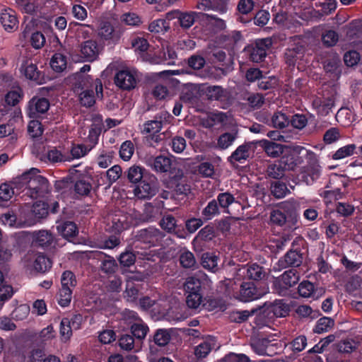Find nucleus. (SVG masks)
Wrapping results in <instances>:
<instances>
[{"instance_id":"f257e3e1","label":"nucleus","mask_w":362,"mask_h":362,"mask_svg":"<svg viewBox=\"0 0 362 362\" xmlns=\"http://www.w3.org/2000/svg\"><path fill=\"white\" fill-rule=\"evenodd\" d=\"M298 205L296 202L286 201L281 203L270 212L272 226L286 230H294L298 228Z\"/></svg>"},{"instance_id":"f03ea898","label":"nucleus","mask_w":362,"mask_h":362,"mask_svg":"<svg viewBox=\"0 0 362 362\" xmlns=\"http://www.w3.org/2000/svg\"><path fill=\"white\" fill-rule=\"evenodd\" d=\"M75 88L79 93V100L82 106L90 107L95 103V95L103 98V83L100 78H94L90 75H83L75 83Z\"/></svg>"},{"instance_id":"7ed1b4c3","label":"nucleus","mask_w":362,"mask_h":362,"mask_svg":"<svg viewBox=\"0 0 362 362\" xmlns=\"http://www.w3.org/2000/svg\"><path fill=\"white\" fill-rule=\"evenodd\" d=\"M37 168H32L19 177L20 182L26 185L27 194L33 199L44 197L50 192L48 180L42 175H37Z\"/></svg>"},{"instance_id":"20e7f679","label":"nucleus","mask_w":362,"mask_h":362,"mask_svg":"<svg viewBox=\"0 0 362 362\" xmlns=\"http://www.w3.org/2000/svg\"><path fill=\"white\" fill-rule=\"evenodd\" d=\"M272 45L271 38L256 39L244 47L243 50V56L251 62H262L267 57V52Z\"/></svg>"},{"instance_id":"39448f33","label":"nucleus","mask_w":362,"mask_h":362,"mask_svg":"<svg viewBox=\"0 0 362 362\" xmlns=\"http://www.w3.org/2000/svg\"><path fill=\"white\" fill-rule=\"evenodd\" d=\"M299 279V272L296 269H290L274 279L272 289L279 296H286L289 289L297 284Z\"/></svg>"},{"instance_id":"423d86ee","label":"nucleus","mask_w":362,"mask_h":362,"mask_svg":"<svg viewBox=\"0 0 362 362\" xmlns=\"http://www.w3.org/2000/svg\"><path fill=\"white\" fill-rule=\"evenodd\" d=\"M159 189L157 177L152 175H146L134 189V195L139 199H150L154 197Z\"/></svg>"},{"instance_id":"0eeeda50","label":"nucleus","mask_w":362,"mask_h":362,"mask_svg":"<svg viewBox=\"0 0 362 362\" xmlns=\"http://www.w3.org/2000/svg\"><path fill=\"white\" fill-rule=\"evenodd\" d=\"M165 234L153 226L142 228L136 231L135 240L146 245L148 247L161 245Z\"/></svg>"},{"instance_id":"6e6552de","label":"nucleus","mask_w":362,"mask_h":362,"mask_svg":"<svg viewBox=\"0 0 362 362\" xmlns=\"http://www.w3.org/2000/svg\"><path fill=\"white\" fill-rule=\"evenodd\" d=\"M20 71L25 78L38 85L44 84L47 81L45 74L39 70L37 62L31 58H25L22 60Z\"/></svg>"},{"instance_id":"1a4fd4ad","label":"nucleus","mask_w":362,"mask_h":362,"mask_svg":"<svg viewBox=\"0 0 362 362\" xmlns=\"http://www.w3.org/2000/svg\"><path fill=\"white\" fill-rule=\"evenodd\" d=\"M258 311L259 315L256 318L260 317L261 315H267L270 318L282 317L288 315L289 308L284 300H275L272 303H265L263 307L258 308Z\"/></svg>"},{"instance_id":"9d476101","label":"nucleus","mask_w":362,"mask_h":362,"mask_svg":"<svg viewBox=\"0 0 362 362\" xmlns=\"http://www.w3.org/2000/svg\"><path fill=\"white\" fill-rule=\"evenodd\" d=\"M173 116L167 112H160L153 119L148 120L143 124V134H160L164 125L170 123Z\"/></svg>"},{"instance_id":"9b49d317","label":"nucleus","mask_w":362,"mask_h":362,"mask_svg":"<svg viewBox=\"0 0 362 362\" xmlns=\"http://www.w3.org/2000/svg\"><path fill=\"white\" fill-rule=\"evenodd\" d=\"M297 293L302 298L317 300L325 293V290L318 284L313 283L308 280H303L298 284Z\"/></svg>"},{"instance_id":"f8f14e48","label":"nucleus","mask_w":362,"mask_h":362,"mask_svg":"<svg viewBox=\"0 0 362 362\" xmlns=\"http://www.w3.org/2000/svg\"><path fill=\"white\" fill-rule=\"evenodd\" d=\"M303 260V253L299 248H291L276 264L275 269L281 270L288 267H299Z\"/></svg>"},{"instance_id":"ddd939ff","label":"nucleus","mask_w":362,"mask_h":362,"mask_svg":"<svg viewBox=\"0 0 362 362\" xmlns=\"http://www.w3.org/2000/svg\"><path fill=\"white\" fill-rule=\"evenodd\" d=\"M98 35L107 45H116L119 42L122 32L119 29H115L110 22L103 21L98 27Z\"/></svg>"},{"instance_id":"4468645a","label":"nucleus","mask_w":362,"mask_h":362,"mask_svg":"<svg viewBox=\"0 0 362 362\" xmlns=\"http://www.w3.org/2000/svg\"><path fill=\"white\" fill-rule=\"evenodd\" d=\"M115 83L119 88L129 90L134 88L137 83V74L134 69H122L115 76Z\"/></svg>"},{"instance_id":"2eb2a0df","label":"nucleus","mask_w":362,"mask_h":362,"mask_svg":"<svg viewBox=\"0 0 362 362\" xmlns=\"http://www.w3.org/2000/svg\"><path fill=\"white\" fill-rule=\"evenodd\" d=\"M73 182V189L76 198L90 194L93 188V177L90 175L84 173L76 174Z\"/></svg>"},{"instance_id":"dca6fc26","label":"nucleus","mask_w":362,"mask_h":362,"mask_svg":"<svg viewBox=\"0 0 362 362\" xmlns=\"http://www.w3.org/2000/svg\"><path fill=\"white\" fill-rule=\"evenodd\" d=\"M49 107L50 104L47 98L34 96L28 103L27 115L30 118H37L47 112Z\"/></svg>"},{"instance_id":"f3484780","label":"nucleus","mask_w":362,"mask_h":362,"mask_svg":"<svg viewBox=\"0 0 362 362\" xmlns=\"http://www.w3.org/2000/svg\"><path fill=\"white\" fill-rule=\"evenodd\" d=\"M267 293L263 288H258L254 282H243L240 288V299L249 302L262 298Z\"/></svg>"},{"instance_id":"a211bd4d","label":"nucleus","mask_w":362,"mask_h":362,"mask_svg":"<svg viewBox=\"0 0 362 362\" xmlns=\"http://www.w3.org/2000/svg\"><path fill=\"white\" fill-rule=\"evenodd\" d=\"M174 333L175 329L173 328L156 329L153 335V339L150 340L149 349L151 353L153 354L157 351L156 346L159 347L167 346Z\"/></svg>"},{"instance_id":"6ab92c4d","label":"nucleus","mask_w":362,"mask_h":362,"mask_svg":"<svg viewBox=\"0 0 362 362\" xmlns=\"http://www.w3.org/2000/svg\"><path fill=\"white\" fill-rule=\"evenodd\" d=\"M238 275H243L248 279L253 281H260L267 276V272L264 267L257 263H248L242 265L238 270Z\"/></svg>"},{"instance_id":"aec40b11","label":"nucleus","mask_w":362,"mask_h":362,"mask_svg":"<svg viewBox=\"0 0 362 362\" xmlns=\"http://www.w3.org/2000/svg\"><path fill=\"white\" fill-rule=\"evenodd\" d=\"M81 57L83 62L95 61L100 53V48L96 40L90 39L83 42L80 46Z\"/></svg>"},{"instance_id":"412c9836","label":"nucleus","mask_w":362,"mask_h":362,"mask_svg":"<svg viewBox=\"0 0 362 362\" xmlns=\"http://www.w3.org/2000/svg\"><path fill=\"white\" fill-rule=\"evenodd\" d=\"M313 109L320 116H327L334 106V98L332 96H316L312 101Z\"/></svg>"},{"instance_id":"4be33fe9","label":"nucleus","mask_w":362,"mask_h":362,"mask_svg":"<svg viewBox=\"0 0 362 362\" xmlns=\"http://www.w3.org/2000/svg\"><path fill=\"white\" fill-rule=\"evenodd\" d=\"M168 187L172 189L174 194L177 196H187L191 191V187L184 179L182 172L170 179Z\"/></svg>"},{"instance_id":"5701e85b","label":"nucleus","mask_w":362,"mask_h":362,"mask_svg":"<svg viewBox=\"0 0 362 362\" xmlns=\"http://www.w3.org/2000/svg\"><path fill=\"white\" fill-rule=\"evenodd\" d=\"M146 165L157 173L169 172L172 166V160L165 156H158L149 157L146 159Z\"/></svg>"},{"instance_id":"b1692460","label":"nucleus","mask_w":362,"mask_h":362,"mask_svg":"<svg viewBox=\"0 0 362 362\" xmlns=\"http://www.w3.org/2000/svg\"><path fill=\"white\" fill-rule=\"evenodd\" d=\"M103 129V124L101 122H93L90 125L88 136L83 139V143L90 151L98 145Z\"/></svg>"},{"instance_id":"393cba45","label":"nucleus","mask_w":362,"mask_h":362,"mask_svg":"<svg viewBox=\"0 0 362 362\" xmlns=\"http://www.w3.org/2000/svg\"><path fill=\"white\" fill-rule=\"evenodd\" d=\"M281 155L280 159L276 161L281 165L285 171L294 170L299 163V157L296 153L288 146Z\"/></svg>"},{"instance_id":"a878e982","label":"nucleus","mask_w":362,"mask_h":362,"mask_svg":"<svg viewBox=\"0 0 362 362\" xmlns=\"http://www.w3.org/2000/svg\"><path fill=\"white\" fill-rule=\"evenodd\" d=\"M184 289L187 295H192L196 297L199 293L204 295L206 284L199 279L191 276L187 279L184 284Z\"/></svg>"},{"instance_id":"bb28decb","label":"nucleus","mask_w":362,"mask_h":362,"mask_svg":"<svg viewBox=\"0 0 362 362\" xmlns=\"http://www.w3.org/2000/svg\"><path fill=\"white\" fill-rule=\"evenodd\" d=\"M261 146L268 156L272 158H276L284 153V151L288 147L272 141L262 139L259 142Z\"/></svg>"},{"instance_id":"cd10ccee","label":"nucleus","mask_w":362,"mask_h":362,"mask_svg":"<svg viewBox=\"0 0 362 362\" xmlns=\"http://www.w3.org/2000/svg\"><path fill=\"white\" fill-rule=\"evenodd\" d=\"M0 22L6 31H11L17 28L18 21L15 11L11 8H5L1 11Z\"/></svg>"},{"instance_id":"c85d7f7f","label":"nucleus","mask_w":362,"mask_h":362,"mask_svg":"<svg viewBox=\"0 0 362 362\" xmlns=\"http://www.w3.org/2000/svg\"><path fill=\"white\" fill-rule=\"evenodd\" d=\"M54 235L47 230H39L33 235V243L44 249L52 247L54 243Z\"/></svg>"},{"instance_id":"c756f323","label":"nucleus","mask_w":362,"mask_h":362,"mask_svg":"<svg viewBox=\"0 0 362 362\" xmlns=\"http://www.w3.org/2000/svg\"><path fill=\"white\" fill-rule=\"evenodd\" d=\"M251 147L252 145L250 143L240 145L228 158V161L232 165H234L235 162L243 163L250 157Z\"/></svg>"},{"instance_id":"7c9ffc66","label":"nucleus","mask_w":362,"mask_h":362,"mask_svg":"<svg viewBox=\"0 0 362 362\" xmlns=\"http://www.w3.org/2000/svg\"><path fill=\"white\" fill-rule=\"evenodd\" d=\"M179 262L181 267L185 269L196 270L199 268V264L194 255L186 248L180 251Z\"/></svg>"},{"instance_id":"2f4dec72","label":"nucleus","mask_w":362,"mask_h":362,"mask_svg":"<svg viewBox=\"0 0 362 362\" xmlns=\"http://www.w3.org/2000/svg\"><path fill=\"white\" fill-rule=\"evenodd\" d=\"M149 174L150 173H146V170L144 167L136 165L131 166L124 172V176L127 177L128 181L132 184L139 183L144 179L146 175Z\"/></svg>"},{"instance_id":"473e14b6","label":"nucleus","mask_w":362,"mask_h":362,"mask_svg":"<svg viewBox=\"0 0 362 362\" xmlns=\"http://www.w3.org/2000/svg\"><path fill=\"white\" fill-rule=\"evenodd\" d=\"M96 258L101 261L100 269L107 274H114L117 269V264L115 259L103 252H98Z\"/></svg>"},{"instance_id":"72a5a7b5","label":"nucleus","mask_w":362,"mask_h":362,"mask_svg":"<svg viewBox=\"0 0 362 362\" xmlns=\"http://www.w3.org/2000/svg\"><path fill=\"white\" fill-rule=\"evenodd\" d=\"M290 240L291 236L289 235L272 238L269 240L267 247L272 254L276 255L285 249Z\"/></svg>"},{"instance_id":"f704fd0d","label":"nucleus","mask_w":362,"mask_h":362,"mask_svg":"<svg viewBox=\"0 0 362 362\" xmlns=\"http://www.w3.org/2000/svg\"><path fill=\"white\" fill-rule=\"evenodd\" d=\"M304 47L299 44H294L286 49L284 59L288 66H294L296 59L300 57L304 52Z\"/></svg>"},{"instance_id":"c9c22d12","label":"nucleus","mask_w":362,"mask_h":362,"mask_svg":"<svg viewBox=\"0 0 362 362\" xmlns=\"http://www.w3.org/2000/svg\"><path fill=\"white\" fill-rule=\"evenodd\" d=\"M58 233L65 239L75 238L78 234V228L74 221H64L57 226Z\"/></svg>"},{"instance_id":"e433bc0d","label":"nucleus","mask_w":362,"mask_h":362,"mask_svg":"<svg viewBox=\"0 0 362 362\" xmlns=\"http://www.w3.org/2000/svg\"><path fill=\"white\" fill-rule=\"evenodd\" d=\"M208 100L223 101L228 97L227 90L220 86H209L204 89Z\"/></svg>"},{"instance_id":"4c0bfd02","label":"nucleus","mask_w":362,"mask_h":362,"mask_svg":"<svg viewBox=\"0 0 362 362\" xmlns=\"http://www.w3.org/2000/svg\"><path fill=\"white\" fill-rule=\"evenodd\" d=\"M219 259V257L214 252H204L201 257V264L208 271L216 272L218 269V262Z\"/></svg>"},{"instance_id":"58836bf2","label":"nucleus","mask_w":362,"mask_h":362,"mask_svg":"<svg viewBox=\"0 0 362 362\" xmlns=\"http://www.w3.org/2000/svg\"><path fill=\"white\" fill-rule=\"evenodd\" d=\"M49 64L54 72L62 73L66 69L67 57L64 54L57 52L52 57Z\"/></svg>"},{"instance_id":"ea45409f","label":"nucleus","mask_w":362,"mask_h":362,"mask_svg":"<svg viewBox=\"0 0 362 362\" xmlns=\"http://www.w3.org/2000/svg\"><path fill=\"white\" fill-rule=\"evenodd\" d=\"M354 154H358L357 146L355 144H349L338 148L335 152L332 153L331 158L333 160H341Z\"/></svg>"},{"instance_id":"a19ab883","label":"nucleus","mask_w":362,"mask_h":362,"mask_svg":"<svg viewBox=\"0 0 362 362\" xmlns=\"http://www.w3.org/2000/svg\"><path fill=\"white\" fill-rule=\"evenodd\" d=\"M52 265L51 259L42 253H37L34 261V269L39 272L45 273Z\"/></svg>"},{"instance_id":"79ce46f5","label":"nucleus","mask_w":362,"mask_h":362,"mask_svg":"<svg viewBox=\"0 0 362 362\" xmlns=\"http://www.w3.org/2000/svg\"><path fill=\"white\" fill-rule=\"evenodd\" d=\"M129 223L127 221V217L125 215L115 214L112 218V231L115 233H120L125 229H127Z\"/></svg>"},{"instance_id":"37998d69","label":"nucleus","mask_w":362,"mask_h":362,"mask_svg":"<svg viewBox=\"0 0 362 362\" xmlns=\"http://www.w3.org/2000/svg\"><path fill=\"white\" fill-rule=\"evenodd\" d=\"M285 170L276 160L267 165L265 176L267 178L279 180L285 175Z\"/></svg>"},{"instance_id":"c03bdc74","label":"nucleus","mask_w":362,"mask_h":362,"mask_svg":"<svg viewBox=\"0 0 362 362\" xmlns=\"http://www.w3.org/2000/svg\"><path fill=\"white\" fill-rule=\"evenodd\" d=\"M259 312L258 309H252L250 311L245 310H235L232 311L229 315L230 322L236 323H242L245 322L250 316L253 315L255 313Z\"/></svg>"},{"instance_id":"a18cd8bd","label":"nucleus","mask_w":362,"mask_h":362,"mask_svg":"<svg viewBox=\"0 0 362 362\" xmlns=\"http://www.w3.org/2000/svg\"><path fill=\"white\" fill-rule=\"evenodd\" d=\"M334 325V320L329 317H320L313 329L314 332L322 334L329 331Z\"/></svg>"},{"instance_id":"49530a36","label":"nucleus","mask_w":362,"mask_h":362,"mask_svg":"<svg viewBox=\"0 0 362 362\" xmlns=\"http://www.w3.org/2000/svg\"><path fill=\"white\" fill-rule=\"evenodd\" d=\"M130 329L131 335H132L134 338H136L139 342L146 337L149 329L148 327L143 322L133 323Z\"/></svg>"},{"instance_id":"de8ad7c7","label":"nucleus","mask_w":362,"mask_h":362,"mask_svg":"<svg viewBox=\"0 0 362 362\" xmlns=\"http://www.w3.org/2000/svg\"><path fill=\"white\" fill-rule=\"evenodd\" d=\"M220 214V210L218 202L216 199L210 201L206 206L203 209L202 215L203 218L208 221L212 219L214 216Z\"/></svg>"},{"instance_id":"09e8293b","label":"nucleus","mask_w":362,"mask_h":362,"mask_svg":"<svg viewBox=\"0 0 362 362\" xmlns=\"http://www.w3.org/2000/svg\"><path fill=\"white\" fill-rule=\"evenodd\" d=\"M139 284H136L131 281H127L124 291V298L129 302L134 303L136 301L139 296Z\"/></svg>"},{"instance_id":"8fccbe9b","label":"nucleus","mask_w":362,"mask_h":362,"mask_svg":"<svg viewBox=\"0 0 362 362\" xmlns=\"http://www.w3.org/2000/svg\"><path fill=\"white\" fill-rule=\"evenodd\" d=\"M271 193L272 194L277 198L281 199L286 197L290 193L286 185L284 182L280 181H275L271 184Z\"/></svg>"},{"instance_id":"3c124183","label":"nucleus","mask_w":362,"mask_h":362,"mask_svg":"<svg viewBox=\"0 0 362 362\" xmlns=\"http://www.w3.org/2000/svg\"><path fill=\"white\" fill-rule=\"evenodd\" d=\"M47 157L49 161L52 163L70 161L71 159L69 156L63 154L56 147H54L47 151Z\"/></svg>"},{"instance_id":"603ef678","label":"nucleus","mask_w":362,"mask_h":362,"mask_svg":"<svg viewBox=\"0 0 362 362\" xmlns=\"http://www.w3.org/2000/svg\"><path fill=\"white\" fill-rule=\"evenodd\" d=\"M112 151L100 149L97 156V163L101 168H107L112 162Z\"/></svg>"},{"instance_id":"864d4df0","label":"nucleus","mask_w":362,"mask_h":362,"mask_svg":"<svg viewBox=\"0 0 362 362\" xmlns=\"http://www.w3.org/2000/svg\"><path fill=\"white\" fill-rule=\"evenodd\" d=\"M236 139V134L226 132L221 134L217 139V147L225 150L233 144Z\"/></svg>"},{"instance_id":"5fc2aeb1","label":"nucleus","mask_w":362,"mask_h":362,"mask_svg":"<svg viewBox=\"0 0 362 362\" xmlns=\"http://www.w3.org/2000/svg\"><path fill=\"white\" fill-rule=\"evenodd\" d=\"M134 152V145L130 140L124 141L119 148V156L124 160L128 161L131 159Z\"/></svg>"},{"instance_id":"6e6d98bb","label":"nucleus","mask_w":362,"mask_h":362,"mask_svg":"<svg viewBox=\"0 0 362 362\" xmlns=\"http://www.w3.org/2000/svg\"><path fill=\"white\" fill-rule=\"evenodd\" d=\"M169 28V23L161 18L154 20L148 25V30L155 33L164 34Z\"/></svg>"},{"instance_id":"4d7b16f0","label":"nucleus","mask_w":362,"mask_h":362,"mask_svg":"<svg viewBox=\"0 0 362 362\" xmlns=\"http://www.w3.org/2000/svg\"><path fill=\"white\" fill-rule=\"evenodd\" d=\"M62 288L72 289L76 286L75 274L69 270L64 271L61 277Z\"/></svg>"},{"instance_id":"13d9d810","label":"nucleus","mask_w":362,"mask_h":362,"mask_svg":"<svg viewBox=\"0 0 362 362\" xmlns=\"http://www.w3.org/2000/svg\"><path fill=\"white\" fill-rule=\"evenodd\" d=\"M197 15L196 12H180L177 16L180 25L184 28L187 29L190 28L195 21L194 16Z\"/></svg>"},{"instance_id":"bf43d9fd","label":"nucleus","mask_w":362,"mask_h":362,"mask_svg":"<svg viewBox=\"0 0 362 362\" xmlns=\"http://www.w3.org/2000/svg\"><path fill=\"white\" fill-rule=\"evenodd\" d=\"M271 124L275 128L283 129L289 124V119L286 114L276 112L271 117Z\"/></svg>"},{"instance_id":"052dcab7","label":"nucleus","mask_w":362,"mask_h":362,"mask_svg":"<svg viewBox=\"0 0 362 362\" xmlns=\"http://www.w3.org/2000/svg\"><path fill=\"white\" fill-rule=\"evenodd\" d=\"M24 96L23 90L18 88L16 90H10L5 96L6 103L11 106H16Z\"/></svg>"},{"instance_id":"680f3d73","label":"nucleus","mask_w":362,"mask_h":362,"mask_svg":"<svg viewBox=\"0 0 362 362\" xmlns=\"http://www.w3.org/2000/svg\"><path fill=\"white\" fill-rule=\"evenodd\" d=\"M44 132L42 123L38 120H31L28 125V133L32 139L40 137Z\"/></svg>"},{"instance_id":"e2e57ef3","label":"nucleus","mask_w":362,"mask_h":362,"mask_svg":"<svg viewBox=\"0 0 362 362\" xmlns=\"http://www.w3.org/2000/svg\"><path fill=\"white\" fill-rule=\"evenodd\" d=\"M30 45L35 49H41L45 44V37L40 31H35L31 33L29 40Z\"/></svg>"},{"instance_id":"0e129e2a","label":"nucleus","mask_w":362,"mask_h":362,"mask_svg":"<svg viewBox=\"0 0 362 362\" xmlns=\"http://www.w3.org/2000/svg\"><path fill=\"white\" fill-rule=\"evenodd\" d=\"M341 138L340 130L337 127H331L327 129L323 136V141L326 144H331Z\"/></svg>"},{"instance_id":"69168bd1","label":"nucleus","mask_w":362,"mask_h":362,"mask_svg":"<svg viewBox=\"0 0 362 362\" xmlns=\"http://www.w3.org/2000/svg\"><path fill=\"white\" fill-rule=\"evenodd\" d=\"M119 347L125 351H131L134 348L135 339L129 334H122L118 340Z\"/></svg>"},{"instance_id":"338daca9","label":"nucleus","mask_w":362,"mask_h":362,"mask_svg":"<svg viewBox=\"0 0 362 362\" xmlns=\"http://www.w3.org/2000/svg\"><path fill=\"white\" fill-rule=\"evenodd\" d=\"M118 261L121 266L129 267L134 264L136 255L132 250H126L119 255Z\"/></svg>"},{"instance_id":"774afa93","label":"nucleus","mask_w":362,"mask_h":362,"mask_svg":"<svg viewBox=\"0 0 362 362\" xmlns=\"http://www.w3.org/2000/svg\"><path fill=\"white\" fill-rule=\"evenodd\" d=\"M214 236V227L211 225H207L199 231L195 238L202 241H209L211 240Z\"/></svg>"}]
</instances>
